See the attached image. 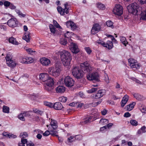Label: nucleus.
I'll return each instance as SVG.
<instances>
[{
	"instance_id": "obj_1",
	"label": "nucleus",
	"mask_w": 146,
	"mask_h": 146,
	"mask_svg": "<svg viewBox=\"0 0 146 146\" xmlns=\"http://www.w3.org/2000/svg\"><path fill=\"white\" fill-rule=\"evenodd\" d=\"M60 54L64 65L67 66L69 65L72 59L70 53L66 50H63L60 52Z\"/></svg>"
},
{
	"instance_id": "obj_2",
	"label": "nucleus",
	"mask_w": 146,
	"mask_h": 146,
	"mask_svg": "<svg viewBox=\"0 0 146 146\" xmlns=\"http://www.w3.org/2000/svg\"><path fill=\"white\" fill-rule=\"evenodd\" d=\"M60 66L57 64H56L55 66L49 67L48 69V72L52 76L57 77L59 76L61 71Z\"/></svg>"
},
{
	"instance_id": "obj_3",
	"label": "nucleus",
	"mask_w": 146,
	"mask_h": 146,
	"mask_svg": "<svg viewBox=\"0 0 146 146\" xmlns=\"http://www.w3.org/2000/svg\"><path fill=\"white\" fill-rule=\"evenodd\" d=\"M138 5L136 3H133L129 5L127 7L128 12L133 15H136L140 14L138 11Z\"/></svg>"
},
{
	"instance_id": "obj_4",
	"label": "nucleus",
	"mask_w": 146,
	"mask_h": 146,
	"mask_svg": "<svg viewBox=\"0 0 146 146\" xmlns=\"http://www.w3.org/2000/svg\"><path fill=\"white\" fill-rule=\"evenodd\" d=\"M72 73L73 76L77 79L81 78L83 77L84 75L83 71L76 66L73 67Z\"/></svg>"
},
{
	"instance_id": "obj_5",
	"label": "nucleus",
	"mask_w": 146,
	"mask_h": 146,
	"mask_svg": "<svg viewBox=\"0 0 146 146\" xmlns=\"http://www.w3.org/2000/svg\"><path fill=\"white\" fill-rule=\"evenodd\" d=\"M64 9L60 6H58L57 8L58 13L62 15H64L65 13L66 14H68L69 13L68 10L69 8V6L68 4L66 3L64 4Z\"/></svg>"
},
{
	"instance_id": "obj_6",
	"label": "nucleus",
	"mask_w": 146,
	"mask_h": 146,
	"mask_svg": "<svg viewBox=\"0 0 146 146\" xmlns=\"http://www.w3.org/2000/svg\"><path fill=\"white\" fill-rule=\"evenodd\" d=\"M7 64L8 66L11 68H13L15 66L16 63L15 61L12 60L11 55L7 54L5 57Z\"/></svg>"
},
{
	"instance_id": "obj_7",
	"label": "nucleus",
	"mask_w": 146,
	"mask_h": 146,
	"mask_svg": "<svg viewBox=\"0 0 146 146\" xmlns=\"http://www.w3.org/2000/svg\"><path fill=\"white\" fill-rule=\"evenodd\" d=\"M87 78L89 80H94L97 82L100 81L99 74L96 72L88 74L87 76Z\"/></svg>"
},
{
	"instance_id": "obj_8",
	"label": "nucleus",
	"mask_w": 146,
	"mask_h": 146,
	"mask_svg": "<svg viewBox=\"0 0 146 146\" xmlns=\"http://www.w3.org/2000/svg\"><path fill=\"white\" fill-rule=\"evenodd\" d=\"M113 12L115 15H121L123 13V8L122 6L120 4H116Z\"/></svg>"
},
{
	"instance_id": "obj_9",
	"label": "nucleus",
	"mask_w": 146,
	"mask_h": 146,
	"mask_svg": "<svg viewBox=\"0 0 146 146\" xmlns=\"http://www.w3.org/2000/svg\"><path fill=\"white\" fill-rule=\"evenodd\" d=\"M74 81L70 76H68L64 79V83L66 86L68 87H71L74 84Z\"/></svg>"
},
{
	"instance_id": "obj_10",
	"label": "nucleus",
	"mask_w": 146,
	"mask_h": 146,
	"mask_svg": "<svg viewBox=\"0 0 146 146\" xmlns=\"http://www.w3.org/2000/svg\"><path fill=\"white\" fill-rule=\"evenodd\" d=\"M98 43L106 47L109 49H111L113 47L112 42L111 41H107L106 43L103 41L99 40L98 41Z\"/></svg>"
},
{
	"instance_id": "obj_11",
	"label": "nucleus",
	"mask_w": 146,
	"mask_h": 146,
	"mask_svg": "<svg viewBox=\"0 0 146 146\" xmlns=\"http://www.w3.org/2000/svg\"><path fill=\"white\" fill-rule=\"evenodd\" d=\"M80 66L81 69L84 70L85 72H89L92 70L91 66L86 62L82 63Z\"/></svg>"
},
{
	"instance_id": "obj_12",
	"label": "nucleus",
	"mask_w": 146,
	"mask_h": 146,
	"mask_svg": "<svg viewBox=\"0 0 146 146\" xmlns=\"http://www.w3.org/2000/svg\"><path fill=\"white\" fill-rule=\"evenodd\" d=\"M51 121L50 124L49 125H46L48 129L52 130V129H56L58 127L57 121L52 119Z\"/></svg>"
},
{
	"instance_id": "obj_13",
	"label": "nucleus",
	"mask_w": 146,
	"mask_h": 146,
	"mask_svg": "<svg viewBox=\"0 0 146 146\" xmlns=\"http://www.w3.org/2000/svg\"><path fill=\"white\" fill-rule=\"evenodd\" d=\"M101 28L99 24L98 23L94 24L91 30L92 34L94 35L98 33L100 31Z\"/></svg>"
},
{
	"instance_id": "obj_14",
	"label": "nucleus",
	"mask_w": 146,
	"mask_h": 146,
	"mask_svg": "<svg viewBox=\"0 0 146 146\" xmlns=\"http://www.w3.org/2000/svg\"><path fill=\"white\" fill-rule=\"evenodd\" d=\"M8 25L11 27H15L17 25L18 22L16 18H11L7 22Z\"/></svg>"
},
{
	"instance_id": "obj_15",
	"label": "nucleus",
	"mask_w": 146,
	"mask_h": 146,
	"mask_svg": "<svg viewBox=\"0 0 146 146\" xmlns=\"http://www.w3.org/2000/svg\"><path fill=\"white\" fill-rule=\"evenodd\" d=\"M70 48L72 52L74 53L77 54L80 51L77 45L74 43H71Z\"/></svg>"
},
{
	"instance_id": "obj_16",
	"label": "nucleus",
	"mask_w": 146,
	"mask_h": 146,
	"mask_svg": "<svg viewBox=\"0 0 146 146\" xmlns=\"http://www.w3.org/2000/svg\"><path fill=\"white\" fill-rule=\"evenodd\" d=\"M66 25L67 27H70L72 30H75L77 28V26L75 23L71 21H68L66 23Z\"/></svg>"
},
{
	"instance_id": "obj_17",
	"label": "nucleus",
	"mask_w": 146,
	"mask_h": 146,
	"mask_svg": "<svg viewBox=\"0 0 146 146\" xmlns=\"http://www.w3.org/2000/svg\"><path fill=\"white\" fill-rule=\"evenodd\" d=\"M105 94L106 92L104 90H100L95 95V98L96 99L100 98L105 95Z\"/></svg>"
},
{
	"instance_id": "obj_18",
	"label": "nucleus",
	"mask_w": 146,
	"mask_h": 146,
	"mask_svg": "<svg viewBox=\"0 0 146 146\" xmlns=\"http://www.w3.org/2000/svg\"><path fill=\"white\" fill-rule=\"evenodd\" d=\"M41 64L43 65L48 66L51 63L50 60L46 58H42L40 59Z\"/></svg>"
},
{
	"instance_id": "obj_19",
	"label": "nucleus",
	"mask_w": 146,
	"mask_h": 146,
	"mask_svg": "<svg viewBox=\"0 0 146 146\" xmlns=\"http://www.w3.org/2000/svg\"><path fill=\"white\" fill-rule=\"evenodd\" d=\"M48 75L47 73H41L39 76V79L43 82H45L48 78Z\"/></svg>"
},
{
	"instance_id": "obj_20",
	"label": "nucleus",
	"mask_w": 146,
	"mask_h": 146,
	"mask_svg": "<svg viewBox=\"0 0 146 146\" xmlns=\"http://www.w3.org/2000/svg\"><path fill=\"white\" fill-rule=\"evenodd\" d=\"M129 98V96L127 95H125L123 98L121 102V106L122 107H123L127 102Z\"/></svg>"
},
{
	"instance_id": "obj_21",
	"label": "nucleus",
	"mask_w": 146,
	"mask_h": 146,
	"mask_svg": "<svg viewBox=\"0 0 146 146\" xmlns=\"http://www.w3.org/2000/svg\"><path fill=\"white\" fill-rule=\"evenodd\" d=\"M56 91L57 93H63L65 91V88L62 86H59L57 87L56 89Z\"/></svg>"
},
{
	"instance_id": "obj_22",
	"label": "nucleus",
	"mask_w": 146,
	"mask_h": 146,
	"mask_svg": "<svg viewBox=\"0 0 146 146\" xmlns=\"http://www.w3.org/2000/svg\"><path fill=\"white\" fill-rule=\"evenodd\" d=\"M53 106V108L56 110H60L63 107L62 105L59 102H56Z\"/></svg>"
},
{
	"instance_id": "obj_23",
	"label": "nucleus",
	"mask_w": 146,
	"mask_h": 146,
	"mask_svg": "<svg viewBox=\"0 0 146 146\" xmlns=\"http://www.w3.org/2000/svg\"><path fill=\"white\" fill-rule=\"evenodd\" d=\"M136 103L133 102L130 104L127 105L125 107V109L127 111H130L132 110L135 105Z\"/></svg>"
},
{
	"instance_id": "obj_24",
	"label": "nucleus",
	"mask_w": 146,
	"mask_h": 146,
	"mask_svg": "<svg viewBox=\"0 0 146 146\" xmlns=\"http://www.w3.org/2000/svg\"><path fill=\"white\" fill-rule=\"evenodd\" d=\"M45 82V84L49 85H54V82L53 78L49 77Z\"/></svg>"
},
{
	"instance_id": "obj_25",
	"label": "nucleus",
	"mask_w": 146,
	"mask_h": 146,
	"mask_svg": "<svg viewBox=\"0 0 146 146\" xmlns=\"http://www.w3.org/2000/svg\"><path fill=\"white\" fill-rule=\"evenodd\" d=\"M53 85H49L45 84L44 86V89L49 93H51L53 92Z\"/></svg>"
},
{
	"instance_id": "obj_26",
	"label": "nucleus",
	"mask_w": 146,
	"mask_h": 146,
	"mask_svg": "<svg viewBox=\"0 0 146 146\" xmlns=\"http://www.w3.org/2000/svg\"><path fill=\"white\" fill-rule=\"evenodd\" d=\"M30 34L29 32L25 33L24 36L23 37V39L25 40L27 42H29L30 41Z\"/></svg>"
},
{
	"instance_id": "obj_27",
	"label": "nucleus",
	"mask_w": 146,
	"mask_h": 146,
	"mask_svg": "<svg viewBox=\"0 0 146 146\" xmlns=\"http://www.w3.org/2000/svg\"><path fill=\"white\" fill-rule=\"evenodd\" d=\"M131 68L134 70H135L137 69H139L140 67V65L138 64L137 62L134 63L133 64L130 66Z\"/></svg>"
},
{
	"instance_id": "obj_28",
	"label": "nucleus",
	"mask_w": 146,
	"mask_h": 146,
	"mask_svg": "<svg viewBox=\"0 0 146 146\" xmlns=\"http://www.w3.org/2000/svg\"><path fill=\"white\" fill-rule=\"evenodd\" d=\"M9 41L10 43L18 45L19 44V42L16 41V39L13 37L10 38L9 39Z\"/></svg>"
},
{
	"instance_id": "obj_29",
	"label": "nucleus",
	"mask_w": 146,
	"mask_h": 146,
	"mask_svg": "<svg viewBox=\"0 0 146 146\" xmlns=\"http://www.w3.org/2000/svg\"><path fill=\"white\" fill-rule=\"evenodd\" d=\"M134 97L137 100H140L143 99V96L138 93H135L133 95Z\"/></svg>"
},
{
	"instance_id": "obj_30",
	"label": "nucleus",
	"mask_w": 146,
	"mask_h": 146,
	"mask_svg": "<svg viewBox=\"0 0 146 146\" xmlns=\"http://www.w3.org/2000/svg\"><path fill=\"white\" fill-rule=\"evenodd\" d=\"M92 117L90 116L85 118L82 122L84 124H86L90 122L92 119Z\"/></svg>"
},
{
	"instance_id": "obj_31",
	"label": "nucleus",
	"mask_w": 146,
	"mask_h": 146,
	"mask_svg": "<svg viewBox=\"0 0 146 146\" xmlns=\"http://www.w3.org/2000/svg\"><path fill=\"white\" fill-rule=\"evenodd\" d=\"M56 129H52V130H49L50 132V135L53 136H56L57 137H58V131H57L55 130Z\"/></svg>"
},
{
	"instance_id": "obj_32",
	"label": "nucleus",
	"mask_w": 146,
	"mask_h": 146,
	"mask_svg": "<svg viewBox=\"0 0 146 146\" xmlns=\"http://www.w3.org/2000/svg\"><path fill=\"white\" fill-rule=\"evenodd\" d=\"M96 6L100 9L103 10L105 9V8L104 5L100 3H96Z\"/></svg>"
},
{
	"instance_id": "obj_33",
	"label": "nucleus",
	"mask_w": 146,
	"mask_h": 146,
	"mask_svg": "<svg viewBox=\"0 0 146 146\" xmlns=\"http://www.w3.org/2000/svg\"><path fill=\"white\" fill-rule=\"evenodd\" d=\"M141 14L142 19L146 20V10L141 11Z\"/></svg>"
},
{
	"instance_id": "obj_34",
	"label": "nucleus",
	"mask_w": 146,
	"mask_h": 146,
	"mask_svg": "<svg viewBox=\"0 0 146 146\" xmlns=\"http://www.w3.org/2000/svg\"><path fill=\"white\" fill-rule=\"evenodd\" d=\"M106 25L108 27H110L111 28H113L114 27L113 26V23L111 21H107L106 23Z\"/></svg>"
},
{
	"instance_id": "obj_35",
	"label": "nucleus",
	"mask_w": 146,
	"mask_h": 146,
	"mask_svg": "<svg viewBox=\"0 0 146 146\" xmlns=\"http://www.w3.org/2000/svg\"><path fill=\"white\" fill-rule=\"evenodd\" d=\"M109 123V121L108 119H100V123L104 125L108 123Z\"/></svg>"
},
{
	"instance_id": "obj_36",
	"label": "nucleus",
	"mask_w": 146,
	"mask_h": 146,
	"mask_svg": "<svg viewBox=\"0 0 146 146\" xmlns=\"http://www.w3.org/2000/svg\"><path fill=\"white\" fill-rule=\"evenodd\" d=\"M3 111L4 113H9V108L8 107L4 106L3 107Z\"/></svg>"
},
{
	"instance_id": "obj_37",
	"label": "nucleus",
	"mask_w": 146,
	"mask_h": 146,
	"mask_svg": "<svg viewBox=\"0 0 146 146\" xmlns=\"http://www.w3.org/2000/svg\"><path fill=\"white\" fill-rule=\"evenodd\" d=\"M26 51L29 54L32 55H34L36 53V52L35 51L32 50L31 48L26 49Z\"/></svg>"
},
{
	"instance_id": "obj_38",
	"label": "nucleus",
	"mask_w": 146,
	"mask_h": 146,
	"mask_svg": "<svg viewBox=\"0 0 146 146\" xmlns=\"http://www.w3.org/2000/svg\"><path fill=\"white\" fill-rule=\"evenodd\" d=\"M129 66L137 62V61L132 58H130L128 60Z\"/></svg>"
},
{
	"instance_id": "obj_39",
	"label": "nucleus",
	"mask_w": 146,
	"mask_h": 146,
	"mask_svg": "<svg viewBox=\"0 0 146 146\" xmlns=\"http://www.w3.org/2000/svg\"><path fill=\"white\" fill-rule=\"evenodd\" d=\"M20 136L21 137H22V138H25L28 137V133L27 132H24L21 133L20 134Z\"/></svg>"
},
{
	"instance_id": "obj_40",
	"label": "nucleus",
	"mask_w": 146,
	"mask_h": 146,
	"mask_svg": "<svg viewBox=\"0 0 146 146\" xmlns=\"http://www.w3.org/2000/svg\"><path fill=\"white\" fill-rule=\"evenodd\" d=\"M98 90V88H94L88 90L87 92L88 93H92L95 92Z\"/></svg>"
},
{
	"instance_id": "obj_41",
	"label": "nucleus",
	"mask_w": 146,
	"mask_h": 146,
	"mask_svg": "<svg viewBox=\"0 0 146 146\" xmlns=\"http://www.w3.org/2000/svg\"><path fill=\"white\" fill-rule=\"evenodd\" d=\"M27 60L26 64H30L33 63L34 61L33 59L32 58L30 57H27Z\"/></svg>"
},
{
	"instance_id": "obj_42",
	"label": "nucleus",
	"mask_w": 146,
	"mask_h": 146,
	"mask_svg": "<svg viewBox=\"0 0 146 146\" xmlns=\"http://www.w3.org/2000/svg\"><path fill=\"white\" fill-rule=\"evenodd\" d=\"M120 41L123 44L125 45L127 42L125 38L123 36L120 37Z\"/></svg>"
},
{
	"instance_id": "obj_43",
	"label": "nucleus",
	"mask_w": 146,
	"mask_h": 146,
	"mask_svg": "<svg viewBox=\"0 0 146 146\" xmlns=\"http://www.w3.org/2000/svg\"><path fill=\"white\" fill-rule=\"evenodd\" d=\"M130 123L133 126H136L138 125V122L137 121L134 119L131 120L130 121Z\"/></svg>"
},
{
	"instance_id": "obj_44",
	"label": "nucleus",
	"mask_w": 146,
	"mask_h": 146,
	"mask_svg": "<svg viewBox=\"0 0 146 146\" xmlns=\"http://www.w3.org/2000/svg\"><path fill=\"white\" fill-rule=\"evenodd\" d=\"M59 100L62 102H65L67 100V98L66 97L62 96L59 98Z\"/></svg>"
},
{
	"instance_id": "obj_45",
	"label": "nucleus",
	"mask_w": 146,
	"mask_h": 146,
	"mask_svg": "<svg viewBox=\"0 0 146 146\" xmlns=\"http://www.w3.org/2000/svg\"><path fill=\"white\" fill-rule=\"evenodd\" d=\"M60 43L61 44L65 45L67 43V41L66 39L64 38H61L60 40Z\"/></svg>"
},
{
	"instance_id": "obj_46",
	"label": "nucleus",
	"mask_w": 146,
	"mask_h": 146,
	"mask_svg": "<svg viewBox=\"0 0 146 146\" xmlns=\"http://www.w3.org/2000/svg\"><path fill=\"white\" fill-rule=\"evenodd\" d=\"M53 24L55 27L57 28L62 29V28L59 25L57 21L55 20L53 21Z\"/></svg>"
},
{
	"instance_id": "obj_47",
	"label": "nucleus",
	"mask_w": 146,
	"mask_h": 146,
	"mask_svg": "<svg viewBox=\"0 0 146 146\" xmlns=\"http://www.w3.org/2000/svg\"><path fill=\"white\" fill-rule=\"evenodd\" d=\"M49 28L50 29L51 32L53 33H54L55 32V28L52 25H50L49 26Z\"/></svg>"
},
{
	"instance_id": "obj_48",
	"label": "nucleus",
	"mask_w": 146,
	"mask_h": 146,
	"mask_svg": "<svg viewBox=\"0 0 146 146\" xmlns=\"http://www.w3.org/2000/svg\"><path fill=\"white\" fill-rule=\"evenodd\" d=\"M44 104L45 105L49 107L50 108H52L53 106V104L48 102H44Z\"/></svg>"
},
{
	"instance_id": "obj_49",
	"label": "nucleus",
	"mask_w": 146,
	"mask_h": 146,
	"mask_svg": "<svg viewBox=\"0 0 146 146\" xmlns=\"http://www.w3.org/2000/svg\"><path fill=\"white\" fill-rule=\"evenodd\" d=\"M24 117H29L31 115L29 112V111H24L22 113Z\"/></svg>"
},
{
	"instance_id": "obj_50",
	"label": "nucleus",
	"mask_w": 146,
	"mask_h": 146,
	"mask_svg": "<svg viewBox=\"0 0 146 146\" xmlns=\"http://www.w3.org/2000/svg\"><path fill=\"white\" fill-rule=\"evenodd\" d=\"M84 49L87 52V53L88 54H90L92 52L91 48L89 47H86L84 48Z\"/></svg>"
},
{
	"instance_id": "obj_51",
	"label": "nucleus",
	"mask_w": 146,
	"mask_h": 146,
	"mask_svg": "<svg viewBox=\"0 0 146 146\" xmlns=\"http://www.w3.org/2000/svg\"><path fill=\"white\" fill-rule=\"evenodd\" d=\"M18 118L21 120L22 121H25V117H24L22 113H20L18 115Z\"/></svg>"
},
{
	"instance_id": "obj_52",
	"label": "nucleus",
	"mask_w": 146,
	"mask_h": 146,
	"mask_svg": "<svg viewBox=\"0 0 146 146\" xmlns=\"http://www.w3.org/2000/svg\"><path fill=\"white\" fill-rule=\"evenodd\" d=\"M50 134V131L48 130L46 131L43 134V135L44 136H47Z\"/></svg>"
},
{
	"instance_id": "obj_53",
	"label": "nucleus",
	"mask_w": 146,
	"mask_h": 146,
	"mask_svg": "<svg viewBox=\"0 0 146 146\" xmlns=\"http://www.w3.org/2000/svg\"><path fill=\"white\" fill-rule=\"evenodd\" d=\"M71 36V33L69 31H67L66 33L64 34V36L66 38H69Z\"/></svg>"
},
{
	"instance_id": "obj_54",
	"label": "nucleus",
	"mask_w": 146,
	"mask_h": 146,
	"mask_svg": "<svg viewBox=\"0 0 146 146\" xmlns=\"http://www.w3.org/2000/svg\"><path fill=\"white\" fill-rule=\"evenodd\" d=\"M140 110L142 113H145L146 112V108L144 106H141L140 108Z\"/></svg>"
},
{
	"instance_id": "obj_55",
	"label": "nucleus",
	"mask_w": 146,
	"mask_h": 146,
	"mask_svg": "<svg viewBox=\"0 0 146 146\" xmlns=\"http://www.w3.org/2000/svg\"><path fill=\"white\" fill-rule=\"evenodd\" d=\"M27 58H22L20 59V62H21L23 63H27Z\"/></svg>"
},
{
	"instance_id": "obj_56",
	"label": "nucleus",
	"mask_w": 146,
	"mask_h": 146,
	"mask_svg": "<svg viewBox=\"0 0 146 146\" xmlns=\"http://www.w3.org/2000/svg\"><path fill=\"white\" fill-rule=\"evenodd\" d=\"M17 13L19 15L20 17H24L25 16V15L23 14L22 13H21L20 11H18Z\"/></svg>"
},
{
	"instance_id": "obj_57",
	"label": "nucleus",
	"mask_w": 146,
	"mask_h": 146,
	"mask_svg": "<svg viewBox=\"0 0 146 146\" xmlns=\"http://www.w3.org/2000/svg\"><path fill=\"white\" fill-rule=\"evenodd\" d=\"M104 79L108 83L109 82V78L107 74H105L104 75Z\"/></svg>"
},
{
	"instance_id": "obj_58",
	"label": "nucleus",
	"mask_w": 146,
	"mask_h": 146,
	"mask_svg": "<svg viewBox=\"0 0 146 146\" xmlns=\"http://www.w3.org/2000/svg\"><path fill=\"white\" fill-rule=\"evenodd\" d=\"M21 142L25 145V144L27 142V139H24V138H22Z\"/></svg>"
},
{
	"instance_id": "obj_59",
	"label": "nucleus",
	"mask_w": 146,
	"mask_h": 146,
	"mask_svg": "<svg viewBox=\"0 0 146 146\" xmlns=\"http://www.w3.org/2000/svg\"><path fill=\"white\" fill-rule=\"evenodd\" d=\"M17 137L15 135H14L13 134L9 133V134L8 137L9 138H16Z\"/></svg>"
},
{
	"instance_id": "obj_60",
	"label": "nucleus",
	"mask_w": 146,
	"mask_h": 146,
	"mask_svg": "<svg viewBox=\"0 0 146 146\" xmlns=\"http://www.w3.org/2000/svg\"><path fill=\"white\" fill-rule=\"evenodd\" d=\"M11 3L8 1H5L4 3V5L5 7H8L10 5Z\"/></svg>"
},
{
	"instance_id": "obj_61",
	"label": "nucleus",
	"mask_w": 146,
	"mask_h": 146,
	"mask_svg": "<svg viewBox=\"0 0 146 146\" xmlns=\"http://www.w3.org/2000/svg\"><path fill=\"white\" fill-rule=\"evenodd\" d=\"M131 79L135 81V82L139 84H141V82L139 81V80L136 79V78H131Z\"/></svg>"
},
{
	"instance_id": "obj_62",
	"label": "nucleus",
	"mask_w": 146,
	"mask_h": 146,
	"mask_svg": "<svg viewBox=\"0 0 146 146\" xmlns=\"http://www.w3.org/2000/svg\"><path fill=\"white\" fill-rule=\"evenodd\" d=\"M131 115V114L129 112H127L124 113L123 116L124 117H130Z\"/></svg>"
},
{
	"instance_id": "obj_63",
	"label": "nucleus",
	"mask_w": 146,
	"mask_h": 146,
	"mask_svg": "<svg viewBox=\"0 0 146 146\" xmlns=\"http://www.w3.org/2000/svg\"><path fill=\"white\" fill-rule=\"evenodd\" d=\"M145 129L146 127L145 126H143L141 128L140 130L141 131L142 133H145L146 132Z\"/></svg>"
},
{
	"instance_id": "obj_64",
	"label": "nucleus",
	"mask_w": 146,
	"mask_h": 146,
	"mask_svg": "<svg viewBox=\"0 0 146 146\" xmlns=\"http://www.w3.org/2000/svg\"><path fill=\"white\" fill-rule=\"evenodd\" d=\"M107 110H106V109H104L103 110V111H101V113L102 115H105L107 113Z\"/></svg>"
}]
</instances>
